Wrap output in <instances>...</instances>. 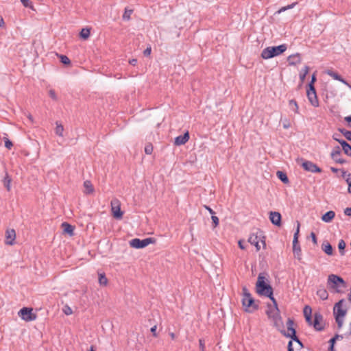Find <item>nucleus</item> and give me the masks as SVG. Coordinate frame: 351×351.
<instances>
[{"label":"nucleus","mask_w":351,"mask_h":351,"mask_svg":"<svg viewBox=\"0 0 351 351\" xmlns=\"http://www.w3.org/2000/svg\"><path fill=\"white\" fill-rule=\"evenodd\" d=\"M344 302L345 300L341 299L335 304L333 308V314L335 317H344L346 316L347 309L343 308V305Z\"/></svg>","instance_id":"obj_9"},{"label":"nucleus","mask_w":351,"mask_h":351,"mask_svg":"<svg viewBox=\"0 0 351 351\" xmlns=\"http://www.w3.org/2000/svg\"><path fill=\"white\" fill-rule=\"evenodd\" d=\"M60 61L62 64H69L71 63L69 58L66 56L61 55L60 56Z\"/></svg>","instance_id":"obj_37"},{"label":"nucleus","mask_w":351,"mask_h":351,"mask_svg":"<svg viewBox=\"0 0 351 351\" xmlns=\"http://www.w3.org/2000/svg\"><path fill=\"white\" fill-rule=\"evenodd\" d=\"M322 322L323 316L319 313H315L314 314V319L312 325L316 330L322 331L324 330V326Z\"/></svg>","instance_id":"obj_13"},{"label":"nucleus","mask_w":351,"mask_h":351,"mask_svg":"<svg viewBox=\"0 0 351 351\" xmlns=\"http://www.w3.org/2000/svg\"><path fill=\"white\" fill-rule=\"evenodd\" d=\"M335 216V212L332 210H329L322 215V219L326 223H329L334 219Z\"/></svg>","instance_id":"obj_22"},{"label":"nucleus","mask_w":351,"mask_h":351,"mask_svg":"<svg viewBox=\"0 0 351 351\" xmlns=\"http://www.w3.org/2000/svg\"><path fill=\"white\" fill-rule=\"evenodd\" d=\"M345 247L346 243L343 239H341L338 243V248L339 250V253L341 256H343L345 254Z\"/></svg>","instance_id":"obj_33"},{"label":"nucleus","mask_w":351,"mask_h":351,"mask_svg":"<svg viewBox=\"0 0 351 351\" xmlns=\"http://www.w3.org/2000/svg\"><path fill=\"white\" fill-rule=\"evenodd\" d=\"M287 60L290 65H296L301 62V58L300 53H297L295 54L290 55Z\"/></svg>","instance_id":"obj_19"},{"label":"nucleus","mask_w":351,"mask_h":351,"mask_svg":"<svg viewBox=\"0 0 351 351\" xmlns=\"http://www.w3.org/2000/svg\"><path fill=\"white\" fill-rule=\"evenodd\" d=\"M337 324L338 328H341L343 324V317H335Z\"/></svg>","instance_id":"obj_43"},{"label":"nucleus","mask_w":351,"mask_h":351,"mask_svg":"<svg viewBox=\"0 0 351 351\" xmlns=\"http://www.w3.org/2000/svg\"><path fill=\"white\" fill-rule=\"evenodd\" d=\"M62 227L63 228V231L65 233H67L70 236H73L74 234V226L68 223L67 222H64L62 223Z\"/></svg>","instance_id":"obj_21"},{"label":"nucleus","mask_w":351,"mask_h":351,"mask_svg":"<svg viewBox=\"0 0 351 351\" xmlns=\"http://www.w3.org/2000/svg\"><path fill=\"white\" fill-rule=\"evenodd\" d=\"M346 181L348 185V192L351 193V173L348 174V178Z\"/></svg>","instance_id":"obj_45"},{"label":"nucleus","mask_w":351,"mask_h":351,"mask_svg":"<svg viewBox=\"0 0 351 351\" xmlns=\"http://www.w3.org/2000/svg\"><path fill=\"white\" fill-rule=\"evenodd\" d=\"M189 139V132H185L183 135H180L175 138L174 144L176 145H184Z\"/></svg>","instance_id":"obj_17"},{"label":"nucleus","mask_w":351,"mask_h":351,"mask_svg":"<svg viewBox=\"0 0 351 351\" xmlns=\"http://www.w3.org/2000/svg\"><path fill=\"white\" fill-rule=\"evenodd\" d=\"M294 322L293 319L289 318L287 322V332H286L284 329L278 328L280 333L286 337H289L292 339L294 337V335H296V330L293 328Z\"/></svg>","instance_id":"obj_8"},{"label":"nucleus","mask_w":351,"mask_h":351,"mask_svg":"<svg viewBox=\"0 0 351 351\" xmlns=\"http://www.w3.org/2000/svg\"><path fill=\"white\" fill-rule=\"evenodd\" d=\"M326 73L327 75H328L333 79L342 82L343 84H346V86H348V85H350V84L346 80H345L340 75H339L337 72H335L332 70H327Z\"/></svg>","instance_id":"obj_18"},{"label":"nucleus","mask_w":351,"mask_h":351,"mask_svg":"<svg viewBox=\"0 0 351 351\" xmlns=\"http://www.w3.org/2000/svg\"><path fill=\"white\" fill-rule=\"evenodd\" d=\"M335 341H336L335 338H333V337H332V338H331V339H330V341H329L330 347H331L332 348H334V345H335Z\"/></svg>","instance_id":"obj_59"},{"label":"nucleus","mask_w":351,"mask_h":351,"mask_svg":"<svg viewBox=\"0 0 351 351\" xmlns=\"http://www.w3.org/2000/svg\"><path fill=\"white\" fill-rule=\"evenodd\" d=\"M243 291V298L242 304L245 308V311L248 313H252L257 310L258 305L255 303L254 299L249 292L248 289L244 287L242 289Z\"/></svg>","instance_id":"obj_3"},{"label":"nucleus","mask_w":351,"mask_h":351,"mask_svg":"<svg viewBox=\"0 0 351 351\" xmlns=\"http://www.w3.org/2000/svg\"><path fill=\"white\" fill-rule=\"evenodd\" d=\"M305 319H306V322H307L309 325H312V324H313V321H312V317H311V316H308V315H306V317H305Z\"/></svg>","instance_id":"obj_57"},{"label":"nucleus","mask_w":351,"mask_h":351,"mask_svg":"<svg viewBox=\"0 0 351 351\" xmlns=\"http://www.w3.org/2000/svg\"><path fill=\"white\" fill-rule=\"evenodd\" d=\"M151 52H152V48L151 47H147V49H145L143 51V54L145 56H148L151 54Z\"/></svg>","instance_id":"obj_52"},{"label":"nucleus","mask_w":351,"mask_h":351,"mask_svg":"<svg viewBox=\"0 0 351 351\" xmlns=\"http://www.w3.org/2000/svg\"><path fill=\"white\" fill-rule=\"evenodd\" d=\"M293 252L295 257H297L298 259H301V247L298 243H293Z\"/></svg>","instance_id":"obj_25"},{"label":"nucleus","mask_w":351,"mask_h":351,"mask_svg":"<svg viewBox=\"0 0 351 351\" xmlns=\"http://www.w3.org/2000/svg\"><path fill=\"white\" fill-rule=\"evenodd\" d=\"M199 348H200L201 351H205V344H204V340L200 339L199 340Z\"/></svg>","instance_id":"obj_49"},{"label":"nucleus","mask_w":351,"mask_h":351,"mask_svg":"<svg viewBox=\"0 0 351 351\" xmlns=\"http://www.w3.org/2000/svg\"><path fill=\"white\" fill-rule=\"evenodd\" d=\"M49 95L53 100H54V101L58 100V97H57L56 93L53 89H50L49 90Z\"/></svg>","instance_id":"obj_39"},{"label":"nucleus","mask_w":351,"mask_h":351,"mask_svg":"<svg viewBox=\"0 0 351 351\" xmlns=\"http://www.w3.org/2000/svg\"><path fill=\"white\" fill-rule=\"evenodd\" d=\"M303 169L311 173H321L322 169L319 168L316 164L310 160H304L302 163Z\"/></svg>","instance_id":"obj_12"},{"label":"nucleus","mask_w":351,"mask_h":351,"mask_svg":"<svg viewBox=\"0 0 351 351\" xmlns=\"http://www.w3.org/2000/svg\"><path fill=\"white\" fill-rule=\"evenodd\" d=\"M336 141H337L341 145L342 147V149H343L347 145H348V143L344 141V140H339V139H337V138H335Z\"/></svg>","instance_id":"obj_50"},{"label":"nucleus","mask_w":351,"mask_h":351,"mask_svg":"<svg viewBox=\"0 0 351 351\" xmlns=\"http://www.w3.org/2000/svg\"><path fill=\"white\" fill-rule=\"evenodd\" d=\"M156 328H157L156 325H154L150 329L151 332L152 333L153 336L155 337H156L158 336V335L156 333Z\"/></svg>","instance_id":"obj_51"},{"label":"nucleus","mask_w":351,"mask_h":351,"mask_svg":"<svg viewBox=\"0 0 351 351\" xmlns=\"http://www.w3.org/2000/svg\"><path fill=\"white\" fill-rule=\"evenodd\" d=\"M111 210L113 217L117 219H121L123 217V213L121 210L119 201L114 199L111 201Z\"/></svg>","instance_id":"obj_11"},{"label":"nucleus","mask_w":351,"mask_h":351,"mask_svg":"<svg viewBox=\"0 0 351 351\" xmlns=\"http://www.w3.org/2000/svg\"><path fill=\"white\" fill-rule=\"evenodd\" d=\"M266 274L260 273L256 283V291L259 295L268 297L271 300L273 296V288L269 284V280Z\"/></svg>","instance_id":"obj_1"},{"label":"nucleus","mask_w":351,"mask_h":351,"mask_svg":"<svg viewBox=\"0 0 351 351\" xmlns=\"http://www.w3.org/2000/svg\"><path fill=\"white\" fill-rule=\"evenodd\" d=\"M99 283L101 285H106L108 283V279L106 277L105 274H101L99 276Z\"/></svg>","instance_id":"obj_35"},{"label":"nucleus","mask_w":351,"mask_h":351,"mask_svg":"<svg viewBox=\"0 0 351 351\" xmlns=\"http://www.w3.org/2000/svg\"><path fill=\"white\" fill-rule=\"evenodd\" d=\"M344 119L346 121L350 123L351 122V114L350 116L346 117L344 118Z\"/></svg>","instance_id":"obj_63"},{"label":"nucleus","mask_w":351,"mask_h":351,"mask_svg":"<svg viewBox=\"0 0 351 351\" xmlns=\"http://www.w3.org/2000/svg\"><path fill=\"white\" fill-rule=\"evenodd\" d=\"M277 177L280 180H281L283 183L287 184L289 182V178L287 174L281 171H278L276 172Z\"/></svg>","instance_id":"obj_26"},{"label":"nucleus","mask_w":351,"mask_h":351,"mask_svg":"<svg viewBox=\"0 0 351 351\" xmlns=\"http://www.w3.org/2000/svg\"><path fill=\"white\" fill-rule=\"evenodd\" d=\"M90 36V30L87 28H83L80 32V36L83 39H87Z\"/></svg>","instance_id":"obj_34"},{"label":"nucleus","mask_w":351,"mask_h":351,"mask_svg":"<svg viewBox=\"0 0 351 351\" xmlns=\"http://www.w3.org/2000/svg\"><path fill=\"white\" fill-rule=\"evenodd\" d=\"M297 223H298L297 229H296L295 232L294 233L293 240V243H298V234H299V232H300V223L298 221Z\"/></svg>","instance_id":"obj_36"},{"label":"nucleus","mask_w":351,"mask_h":351,"mask_svg":"<svg viewBox=\"0 0 351 351\" xmlns=\"http://www.w3.org/2000/svg\"><path fill=\"white\" fill-rule=\"evenodd\" d=\"M130 64L134 66L136 65V62H137V60L136 59H132L130 60Z\"/></svg>","instance_id":"obj_61"},{"label":"nucleus","mask_w":351,"mask_h":351,"mask_svg":"<svg viewBox=\"0 0 351 351\" xmlns=\"http://www.w3.org/2000/svg\"><path fill=\"white\" fill-rule=\"evenodd\" d=\"M238 244H239V247L241 249H242V250L245 249V246L243 245V241H239V243H238Z\"/></svg>","instance_id":"obj_60"},{"label":"nucleus","mask_w":351,"mask_h":351,"mask_svg":"<svg viewBox=\"0 0 351 351\" xmlns=\"http://www.w3.org/2000/svg\"><path fill=\"white\" fill-rule=\"evenodd\" d=\"M322 250L329 256L333 254V248L332 245L327 241H324L322 244Z\"/></svg>","instance_id":"obj_20"},{"label":"nucleus","mask_w":351,"mask_h":351,"mask_svg":"<svg viewBox=\"0 0 351 351\" xmlns=\"http://www.w3.org/2000/svg\"><path fill=\"white\" fill-rule=\"evenodd\" d=\"M248 241L252 244V245H254L255 247H256V251H259L260 249H261V246L258 243V237L256 236H251L249 239H248Z\"/></svg>","instance_id":"obj_28"},{"label":"nucleus","mask_w":351,"mask_h":351,"mask_svg":"<svg viewBox=\"0 0 351 351\" xmlns=\"http://www.w3.org/2000/svg\"><path fill=\"white\" fill-rule=\"evenodd\" d=\"M341 154V149L339 146H337L332 149L330 155H331L332 159L334 161H335L336 162L339 163V164H343L346 162V160L341 158V157H340Z\"/></svg>","instance_id":"obj_14"},{"label":"nucleus","mask_w":351,"mask_h":351,"mask_svg":"<svg viewBox=\"0 0 351 351\" xmlns=\"http://www.w3.org/2000/svg\"><path fill=\"white\" fill-rule=\"evenodd\" d=\"M56 129H55V133L56 134H57L58 136H63V132H64V127L63 125L60 123L59 122H56Z\"/></svg>","instance_id":"obj_29"},{"label":"nucleus","mask_w":351,"mask_h":351,"mask_svg":"<svg viewBox=\"0 0 351 351\" xmlns=\"http://www.w3.org/2000/svg\"><path fill=\"white\" fill-rule=\"evenodd\" d=\"M297 3H293L290 5H288L287 7V10H289V9H291L293 8L295 5H296Z\"/></svg>","instance_id":"obj_62"},{"label":"nucleus","mask_w":351,"mask_h":351,"mask_svg":"<svg viewBox=\"0 0 351 351\" xmlns=\"http://www.w3.org/2000/svg\"><path fill=\"white\" fill-rule=\"evenodd\" d=\"M288 351H294L292 341H289L287 346Z\"/></svg>","instance_id":"obj_56"},{"label":"nucleus","mask_w":351,"mask_h":351,"mask_svg":"<svg viewBox=\"0 0 351 351\" xmlns=\"http://www.w3.org/2000/svg\"><path fill=\"white\" fill-rule=\"evenodd\" d=\"M344 214L347 216L351 217V208L348 207L344 210Z\"/></svg>","instance_id":"obj_55"},{"label":"nucleus","mask_w":351,"mask_h":351,"mask_svg":"<svg viewBox=\"0 0 351 351\" xmlns=\"http://www.w3.org/2000/svg\"><path fill=\"white\" fill-rule=\"evenodd\" d=\"M204 208L210 213V214H211V215L215 214V211L211 208H210L208 206L205 205Z\"/></svg>","instance_id":"obj_58"},{"label":"nucleus","mask_w":351,"mask_h":351,"mask_svg":"<svg viewBox=\"0 0 351 351\" xmlns=\"http://www.w3.org/2000/svg\"><path fill=\"white\" fill-rule=\"evenodd\" d=\"M327 285L329 289L335 290V292H341V288L346 287L344 280L335 274H330L328 277Z\"/></svg>","instance_id":"obj_5"},{"label":"nucleus","mask_w":351,"mask_h":351,"mask_svg":"<svg viewBox=\"0 0 351 351\" xmlns=\"http://www.w3.org/2000/svg\"><path fill=\"white\" fill-rule=\"evenodd\" d=\"M155 241V239L152 237H148L142 240L135 238L130 241V245L132 247L136 249H142L151 243H154Z\"/></svg>","instance_id":"obj_6"},{"label":"nucleus","mask_w":351,"mask_h":351,"mask_svg":"<svg viewBox=\"0 0 351 351\" xmlns=\"http://www.w3.org/2000/svg\"><path fill=\"white\" fill-rule=\"evenodd\" d=\"M153 152V147L152 145H146L145 147V152L147 154H151Z\"/></svg>","instance_id":"obj_46"},{"label":"nucleus","mask_w":351,"mask_h":351,"mask_svg":"<svg viewBox=\"0 0 351 351\" xmlns=\"http://www.w3.org/2000/svg\"><path fill=\"white\" fill-rule=\"evenodd\" d=\"M286 10H287V7H286V6H285V7L281 8L278 10V12H279V13H280V12H285V11H286Z\"/></svg>","instance_id":"obj_64"},{"label":"nucleus","mask_w":351,"mask_h":351,"mask_svg":"<svg viewBox=\"0 0 351 351\" xmlns=\"http://www.w3.org/2000/svg\"><path fill=\"white\" fill-rule=\"evenodd\" d=\"M11 182H12L11 177L8 175V172H5V175L3 180V182L4 186L5 187V189H7L8 191H10L11 189Z\"/></svg>","instance_id":"obj_24"},{"label":"nucleus","mask_w":351,"mask_h":351,"mask_svg":"<svg viewBox=\"0 0 351 351\" xmlns=\"http://www.w3.org/2000/svg\"><path fill=\"white\" fill-rule=\"evenodd\" d=\"M308 71H309V67L308 66H304V68L302 69V71L300 73V79L302 82H303L305 80L306 76L308 74Z\"/></svg>","instance_id":"obj_32"},{"label":"nucleus","mask_w":351,"mask_h":351,"mask_svg":"<svg viewBox=\"0 0 351 351\" xmlns=\"http://www.w3.org/2000/svg\"><path fill=\"white\" fill-rule=\"evenodd\" d=\"M63 312L66 315H71L73 313V311L72 309L68 306V305H66L64 306L63 308Z\"/></svg>","instance_id":"obj_41"},{"label":"nucleus","mask_w":351,"mask_h":351,"mask_svg":"<svg viewBox=\"0 0 351 351\" xmlns=\"http://www.w3.org/2000/svg\"><path fill=\"white\" fill-rule=\"evenodd\" d=\"M211 219H212L213 223L214 225V227H216L219 225V220L217 216H215V215H213L211 216Z\"/></svg>","instance_id":"obj_42"},{"label":"nucleus","mask_w":351,"mask_h":351,"mask_svg":"<svg viewBox=\"0 0 351 351\" xmlns=\"http://www.w3.org/2000/svg\"><path fill=\"white\" fill-rule=\"evenodd\" d=\"M21 3L25 8H32V3L29 0H21Z\"/></svg>","instance_id":"obj_44"},{"label":"nucleus","mask_w":351,"mask_h":351,"mask_svg":"<svg viewBox=\"0 0 351 351\" xmlns=\"http://www.w3.org/2000/svg\"><path fill=\"white\" fill-rule=\"evenodd\" d=\"M5 243L12 245L16 239V232L14 229H8L5 232Z\"/></svg>","instance_id":"obj_16"},{"label":"nucleus","mask_w":351,"mask_h":351,"mask_svg":"<svg viewBox=\"0 0 351 351\" xmlns=\"http://www.w3.org/2000/svg\"><path fill=\"white\" fill-rule=\"evenodd\" d=\"M133 13L132 9H129L128 8H125L124 13L122 16V19L123 21H128L131 19V15Z\"/></svg>","instance_id":"obj_27"},{"label":"nucleus","mask_w":351,"mask_h":351,"mask_svg":"<svg viewBox=\"0 0 351 351\" xmlns=\"http://www.w3.org/2000/svg\"><path fill=\"white\" fill-rule=\"evenodd\" d=\"M317 296L322 300L328 299V293L326 289L320 287L317 291Z\"/></svg>","instance_id":"obj_23"},{"label":"nucleus","mask_w":351,"mask_h":351,"mask_svg":"<svg viewBox=\"0 0 351 351\" xmlns=\"http://www.w3.org/2000/svg\"><path fill=\"white\" fill-rule=\"evenodd\" d=\"M306 95L308 99L312 106L314 107L319 106V101L314 85H311V88H307Z\"/></svg>","instance_id":"obj_10"},{"label":"nucleus","mask_w":351,"mask_h":351,"mask_svg":"<svg viewBox=\"0 0 351 351\" xmlns=\"http://www.w3.org/2000/svg\"><path fill=\"white\" fill-rule=\"evenodd\" d=\"M287 49V46L286 44H282L278 46L267 47L262 51L261 58L265 60L274 58L283 53Z\"/></svg>","instance_id":"obj_4"},{"label":"nucleus","mask_w":351,"mask_h":351,"mask_svg":"<svg viewBox=\"0 0 351 351\" xmlns=\"http://www.w3.org/2000/svg\"><path fill=\"white\" fill-rule=\"evenodd\" d=\"M342 149L346 155L351 156V145L349 143Z\"/></svg>","instance_id":"obj_40"},{"label":"nucleus","mask_w":351,"mask_h":351,"mask_svg":"<svg viewBox=\"0 0 351 351\" xmlns=\"http://www.w3.org/2000/svg\"><path fill=\"white\" fill-rule=\"evenodd\" d=\"M315 80H316V77H315V75L313 74L312 75L311 80V82L308 84V88H311V85H314V82H315Z\"/></svg>","instance_id":"obj_54"},{"label":"nucleus","mask_w":351,"mask_h":351,"mask_svg":"<svg viewBox=\"0 0 351 351\" xmlns=\"http://www.w3.org/2000/svg\"><path fill=\"white\" fill-rule=\"evenodd\" d=\"M311 237L312 239V241L313 242V243L315 245H317V237H316V235L314 232H311Z\"/></svg>","instance_id":"obj_53"},{"label":"nucleus","mask_w":351,"mask_h":351,"mask_svg":"<svg viewBox=\"0 0 351 351\" xmlns=\"http://www.w3.org/2000/svg\"><path fill=\"white\" fill-rule=\"evenodd\" d=\"M84 186L86 189V193H92L94 191V188L90 181L86 180L84 182Z\"/></svg>","instance_id":"obj_30"},{"label":"nucleus","mask_w":351,"mask_h":351,"mask_svg":"<svg viewBox=\"0 0 351 351\" xmlns=\"http://www.w3.org/2000/svg\"><path fill=\"white\" fill-rule=\"evenodd\" d=\"M292 339L293 341H294L297 342V343H298V344H299V345H300V346L301 348H303V346H303V343H302V342L299 339V338L297 337V335H294V337H293V338L292 337V339Z\"/></svg>","instance_id":"obj_48"},{"label":"nucleus","mask_w":351,"mask_h":351,"mask_svg":"<svg viewBox=\"0 0 351 351\" xmlns=\"http://www.w3.org/2000/svg\"><path fill=\"white\" fill-rule=\"evenodd\" d=\"M303 312H304V317H306V315L311 316V313H312V309L309 306H306L304 308Z\"/></svg>","instance_id":"obj_38"},{"label":"nucleus","mask_w":351,"mask_h":351,"mask_svg":"<svg viewBox=\"0 0 351 351\" xmlns=\"http://www.w3.org/2000/svg\"><path fill=\"white\" fill-rule=\"evenodd\" d=\"M289 108L295 113H298V106L295 100L291 99L289 101Z\"/></svg>","instance_id":"obj_31"},{"label":"nucleus","mask_w":351,"mask_h":351,"mask_svg":"<svg viewBox=\"0 0 351 351\" xmlns=\"http://www.w3.org/2000/svg\"><path fill=\"white\" fill-rule=\"evenodd\" d=\"M269 219L275 226H280L281 225V215L278 212L271 211L269 213Z\"/></svg>","instance_id":"obj_15"},{"label":"nucleus","mask_w":351,"mask_h":351,"mask_svg":"<svg viewBox=\"0 0 351 351\" xmlns=\"http://www.w3.org/2000/svg\"><path fill=\"white\" fill-rule=\"evenodd\" d=\"M12 146H13V144H12V141H10L8 138H5V147L6 148H8V149H10Z\"/></svg>","instance_id":"obj_47"},{"label":"nucleus","mask_w":351,"mask_h":351,"mask_svg":"<svg viewBox=\"0 0 351 351\" xmlns=\"http://www.w3.org/2000/svg\"><path fill=\"white\" fill-rule=\"evenodd\" d=\"M271 302L273 305L269 304H267L266 314L269 319H272L274 326L277 328H280L283 326L282 317L280 314V310L278 307L276 300L275 298H271Z\"/></svg>","instance_id":"obj_2"},{"label":"nucleus","mask_w":351,"mask_h":351,"mask_svg":"<svg viewBox=\"0 0 351 351\" xmlns=\"http://www.w3.org/2000/svg\"><path fill=\"white\" fill-rule=\"evenodd\" d=\"M18 315L25 322H31L36 319L37 315L33 313L32 308L23 307L18 313Z\"/></svg>","instance_id":"obj_7"}]
</instances>
